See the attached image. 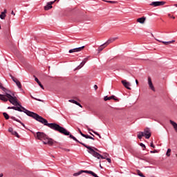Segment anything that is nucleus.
Instances as JSON below:
<instances>
[{"label":"nucleus","instance_id":"obj_1","mask_svg":"<svg viewBox=\"0 0 177 177\" xmlns=\"http://www.w3.org/2000/svg\"><path fill=\"white\" fill-rule=\"evenodd\" d=\"M12 104L13 106H8V110H15L16 111H19L20 113H25V114H26V115H28V117H32V118H34V120H36V121H38V122H41V124H44L46 127H48V128H50V129L56 131L57 132H59L62 135H68V131L64 129V127H61L57 123H48V120L44 118L42 116H40L36 113L28 111L26 108H24V106H21V104L19 103V102H17V103Z\"/></svg>","mask_w":177,"mask_h":177},{"label":"nucleus","instance_id":"obj_2","mask_svg":"<svg viewBox=\"0 0 177 177\" xmlns=\"http://www.w3.org/2000/svg\"><path fill=\"white\" fill-rule=\"evenodd\" d=\"M68 134L64 135V136H69V138L71 139H73V140H75V142H77V143H80V145L84 146V147H86V149H87L88 153H89V154H91V156H93V157L97 158V160H100V158L102 160H106L107 158V155H105L104 156H102L100 153H97V151H95V150H93V149H92V147H91V146H88L85 143H83V142H80V140H78L77 139V138H75L74 136H73L70 133V131H68Z\"/></svg>","mask_w":177,"mask_h":177},{"label":"nucleus","instance_id":"obj_3","mask_svg":"<svg viewBox=\"0 0 177 177\" xmlns=\"http://www.w3.org/2000/svg\"><path fill=\"white\" fill-rule=\"evenodd\" d=\"M3 92H5L6 96L7 98H8V101L11 104H15V103H17V97L15 96V93H12L10 90H8L6 88V90H3Z\"/></svg>","mask_w":177,"mask_h":177},{"label":"nucleus","instance_id":"obj_4","mask_svg":"<svg viewBox=\"0 0 177 177\" xmlns=\"http://www.w3.org/2000/svg\"><path fill=\"white\" fill-rule=\"evenodd\" d=\"M84 173V174H89L90 175H92V176L94 177H97V174H96L95 172L89 170H82L77 173H75L73 174L74 176H79V175H81V174Z\"/></svg>","mask_w":177,"mask_h":177},{"label":"nucleus","instance_id":"obj_5","mask_svg":"<svg viewBox=\"0 0 177 177\" xmlns=\"http://www.w3.org/2000/svg\"><path fill=\"white\" fill-rule=\"evenodd\" d=\"M36 139H38V140H44L46 138V134L44 132H37L35 135Z\"/></svg>","mask_w":177,"mask_h":177},{"label":"nucleus","instance_id":"obj_6","mask_svg":"<svg viewBox=\"0 0 177 177\" xmlns=\"http://www.w3.org/2000/svg\"><path fill=\"white\" fill-rule=\"evenodd\" d=\"M44 145H48V146H53L55 143V140L52 138H49L48 136L43 140Z\"/></svg>","mask_w":177,"mask_h":177},{"label":"nucleus","instance_id":"obj_7","mask_svg":"<svg viewBox=\"0 0 177 177\" xmlns=\"http://www.w3.org/2000/svg\"><path fill=\"white\" fill-rule=\"evenodd\" d=\"M165 5V1H153L150 3V6H154V8H157V6H163Z\"/></svg>","mask_w":177,"mask_h":177},{"label":"nucleus","instance_id":"obj_8","mask_svg":"<svg viewBox=\"0 0 177 177\" xmlns=\"http://www.w3.org/2000/svg\"><path fill=\"white\" fill-rule=\"evenodd\" d=\"M144 136L146 139H150V136H151V133L150 132V129L147 128L144 130Z\"/></svg>","mask_w":177,"mask_h":177},{"label":"nucleus","instance_id":"obj_9","mask_svg":"<svg viewBox=\"0 0 177 177\" xmlns=\"http://www.w3.org/2000/svg\"><path fill=\"white\" fill-rule=\"evenodd\" d=\"M11 79L12 80L13 82H15L19 89H21V83L17 79L15 78L12 75H10Z\"/></svg>","mask_w":177,"mask_h":177},{"label":"nucleus","instance_id":"obj_10","mask_svg":"<svg viewBox=\"0 0 177 177\" xmlns=\"http://www.w3.org/2000/svg\"><path fill=\"white\" fill-rule=\"evenodd\" d=\"M122 84L124 86V88L131 91V87H129L131 86V83L127 82V80H122Z\"/></svg>","mask_w":177,"mask_h":177},{"label":"nucleus","instance_id":"obj_11","mask_svg":"<svg viewBox=\"0 0 177 177\" xmlns=\"http://www.w3.org/2000/svg\"><path fill=\"white\" fill-rule=\"evenodd\" d=\"M89 56L84 58L83 59V61L81 62L80 65L77 66V68L80 69V68H82V67H84V66H85V63H86V62H88V60H89Z\"/></svg>","mask_w":177,"mask_h":177},{"label":"nucleus","instance_id":"obj_12","mask_svg":"<svg viewBox=\"0 0 177 177\" xmlns=\"http://www.w3.org/2000/svg\"><path fill=\"white\" fill-rule=\"evenodd\" d=\"M55 2H56V0H55L54 1L48 2L47 3V5L46 6H44V10H49V9H52V5H53V3H55Z\"/></svg>","mask_w":177,"mask_h":177},{"label":"nucleus","instance_id":"obj_13","mask_svg":"<svg viewBox=\"0 0 177 177\" xmlns=\"http://www.w3.org/2000/svg\"><path fill=\"white\" fill-rule=\"evenodd\" d=\"M115 39H118V37H111L104 43V45L107 46V45H109V44H111V42H114Z\"/></svg>","mask_w":177,"mask_h":177},{"label":"nucleus","instance_id":"obj_14","mask_svg":"<svg viewBox=\"0 0 177 177\" xmlns=\"http://www.w3.org/2000/svg\"><path fill=\"white\" fill-rule=\"evenodd\" d=\"M10 118H11V120H13L14 121H17V122H19V124H21L22 127H24V128H26V124H24V123L21 122V121H20V120L14 117V116H12Z\"/></svg>","mask_w":177,"mask_h":177},{"label":"nucleus","instance_id":"obj_15","mask_svg":"<svg viewBox=\"0 0 177 177\" xmlns=\"http://www.w3.org/2000/svg\"><path fill=\"white\" fill-rule=\"evenodd\" d=\"M69 102L71 103H73L74 104H76L77 106H79V107H81L82 109V105H81L80 102L75 101V100H69Z\"/></svg>","mask_w":177,"mask_h":177},{"label":"nucleus","instance_id":"obj_16","mask_svg":"<svg viewBox=\"0 0 177 177\" xmlns=\"http://www.w3.org/2000/svg\"><path fill=\"white\" fill-rule=\"evenodd\" d=\"M115 96H114V95H111V96H110V97H109V96H105L104 97V100L105 101V102H107V100H111V99H114L115 100Z\"/></svg>","mask_w":177,"mask_h":177},{"label":"nucleus","instance_id":"obj_17","mask_svg":"<svg viewBox=\"0 0 177 177\" xmlns=\"http://www.w3.org/2000/svg\"><path fill=\"white\" fill-rule=\"evenodd\" d=\"M0 100H2L3 102H8L9 98H7L5 95L0 94Z\"/></svg>","mask_w":177,"mask_h":177},{"label":"nucleus","instance_id":"obj_18","mask_svg":"<svg viewBox=\"0 0 177 177\" xmlns=\"http://www.w3.org/2000/svg\"><path fill=\"white\" fill-rule=\"evenodd\" d=\"M137 21L138 23H140V24H143V23H145V21H146V18L145 17H140V18H138L137 19Z\"/></svg>","mask_w":177,"mask_h":177},{"label":"nucleus","instance_id":"obj_19","mask_svg":"<svg viewBox=\"0 0 177 177\" xmlns=\"http://www.w3.org/2000/svg\"><path fill=\"white\" fill-rule=\"evenodd\" d=\"M170 124L172 125V127L174 128L175 131L177 132V123L170 120Z\"/></svg>","mask_w":177,"mask_h":177},{"label":"nucleus","instance_id":"obj_20","mask_svg":"<svg viewBox=\"0 0 177 177\" xmlns=\"http://www.w3.org/2000/svg\"><path fill=\"white\" fill-rule=\"evenodd\" d=\"M35 80L36 81V82L38 84V85L40 86L41 89H44V85H42V84L41 83V82H39V80H38V78L35 77Z\"/></svg>","mask_w":177,"mask_h":177},{"label":"nucleus","instance_id":"obj_21","mask_svg":"<svg viewBox=\"0 0 177 177\" xmlns=\"http://www.w3.org/2000/svg\"><path fill=\"white\" fill-rule=\"evenodd\" d=\"M142 136H145V133H143V131H140L138 133V139H142Z\"/></svg>","mask_w":177,"mask_h":177},{"label":"nucleus","instance_id":"obj_22","mask_svg":"<svg viewBox=\"0 0 177 177\" xmlns=\"http://www.w3.org/2000/svg\"><path fill=\"white\" fill-rule=\"evenodd\" d=\"M106 46V44H102L101 45L99 48H98V52H102V50H103V48H105Z\"/></svg>","mask_w":177,"mask_h":177},{"label":"nucleus","instance_id":"obj_23","mask_svg":"<svg viewBox=\"0 0 177 177\" xmlns=\"http://www.w3.org/2000/svg\"><path fill=\"white\" fill-rule=\"evenodd\" d=\"M5 17H6V14H5V12H1L0 15V19H1V20H5Z\"/></svg>","mask_w":177,"mask_h":177},{"label":"nucleus","instance_id":"obj_24","mask_svg":"<svg viewBox=\"0 0 177 177\" xmlns=\"http://www.w3.org/2000/svg\"><path fill=\"white\" fill-rule=\"evenodd\" d=\"M84 48H85V46L78 47L75 49L76 52H81L82 50V49H84Z\"/></svg>","mask_w":177,"mask_h":177},{"label":"nucleus","instance_id":"obj_25","mask_svg":"<svg viewBox=\"0 0 177 177\" xmlns=\"http://www.w3.org/2000/svg\"><path fill=\"white\" fill-rule=\"evenodd\" d=\"M3 115L4 118H6V120H9L10 116L6 112H3Z\"/></svg>","mask_w":177,"mask_h":177},{"label":"nucleus","instance_id":"obj_26","mask_svg":"<svg viewBox=\"0 0 177 177\" xmlns=\"http://www.w3.org/2000/svg\"><path fill=\"white\" fill-rule=\"evenodd\" d=\"M12 135H14L16 138H20V136H19V133L16 131H12Z\"/></svg>","mask_w":177,"mask_h":177},{"label":"nucleus","instance_id":"obj_27","mask_svg":"<svg viewBox=\"0 0 177 177\" xmlns=\"http://www.w3.org/2000/svg\"><path fill=\"white\" fill-rule=\"evenodd\" d=\"M137 174H138V176L146 177L145 175H143L142 173L140 172V170H137Z\"/></svg>","mask_w":177,"mask_h":177},{"label":"nucleus","instance_id":"obj_28","mask_svg":"<svg viewBox=\"0 0 177 177\" xmlns=\"http://www.w3.org/2000/svg\"><path fill=\"white\" fill-rule=\"evenodd\" d=\"M169 153H171V149H168L167 151L166 156H167V157H169V156H171Z\"/></svg>","mask_w":177,"mask_h":177},{"label":"nucleus","instance_id":"obj_29","mask_svg":"<svg viewBox=\"0 0 177 177\" xmlns=\"http://www.w3.org/2000/svg\"><path fill=\"white\" fill-rule=\"evenodd\" d=\"M150 89H151V91H155V88H154V86L153 85V83L151 84H149V85Z\"/></svg>","mask_w":177,"mask_h":177},{"label":"nucleus","instance_id":"obj_30","mask_svg":"<svg viewBox=\"0 0 177 177\" xmlns=\"http://www.w3.org/2000/svg\"><path fill=\"white\" fill-rule=\"evenodd\" d=\"M153 82H151V78L149 77L148 78V85H151Z\"/></svg>","mask_w":177,"mask_h":177},{"label":"nucleus","instance_id":"obj_31","mask_svg":"<svg viewBox=\"0 0 177 177\" xmlns=\"http://www.w3.org/2000/svg\"><path fill=\"white\" fill-rule=\"evenodd\" d=\"M140 146L143 149V150H145V149H146V145H145V144L143 143H140Z\"/></svg>","mask_w":177,"mask_h":177},{"label":"nucleus","instance_id":"obj_32","mask_svg":"<svg viewBox=\"0 0 177 177\" xmlns=\"http://www.w3.org/2000/svg\"><path fill=\"white\" fill-rule=\"evenodd\" d=\"M14 131H15V130H13V128L10 127V128L8 129V132H10V133H12Z\"/></svg>","mask_w":177,"mask_h":177},{"label":"nucleus","instance_id":"obj_33","mask_svg":"<svg viewBox=\"0 0 177 177\" xmlns=\"http://www.w3.org/2000/svg\"><path fill=\"white\" fill-rule=\"evenodd\" d=\"M74 52H77L75 48H73V49L69 50V53H74Z\"/></svg>","mask_w":177,"mask_h":177},{"label":"nucleus","instance_id":"obj_34","mask_svg":"<svg viewBox=\"0 0 177 177\" xmlns=\"http://www.w3.org/2000/svg\"><path fill=\"white\" fill-rule=\"evenodd\" d=\"M89 136L88 135H86V134H82V137L83 138H85L86 139H89Z\"/></svg>","mask_w":177,"mask_h":177},{"label":"nucleus","instance_id":"obj_35","mask_svg":"<svg viewBox=\"0 0 177 177\" xmlns=\"http://www.w3.org/2000/svg\"><path fill=\"white\" fill-rule=\"evenodd\" d=\"M162 44H164L165 45H168V44H172V41H162Z\"/></svg>","mask_w":177,"mask_h":177},{"label":"nucleus","instance_id":"obj_36","mask_svg":"<svg viewBox=\"0 0 177 177\" xmlns=\"http://www.w3.org/2000/svg\"><path fill=\"white\" fill-rule=\"evenodd\" d=\"M0 89H2V91H6V88L2 86V83H0Z\"/></svg>","mask_w":177,"mask_h":177},{"label":"nucleus","instance_id":"obj_37","mask_svg":"<svg viewBox=\"0 0 177 177\" xmlns=\"http://www.w3.org/2000/svg\"><path fill=\"white\" fill-rule=\"evenodd\" d=\"M31 97H32V99H34L35 100H37L38 102H42V100H39V99L35 98V97H32V96H31Z\"/></svg>","mask_w":177,"mask_h":177},{"label":"nucleus","instance_id":"obj_38","mask_svg":"<svg viewBox=\"0 0 177 177\" xmlns=\"http://www.w3.org/2000/svg\"><path fill=\"white\" fill-rule=\"evenodd\" d=\"M91 147L93 149V150H94V151H99V149H97V148H95L94 147Z\"/></svg>","mask_w":177,"mask_h":177},{"label":"nucleus","instance_id":"obj_39","mask_svg":"<svg viewBox=\"0 0 177 177\" xmlns=\"http://www.w3.org/2000/svg\"><path fill=\"white\" fill-rule=\"evenodd\" d=\"M106 2H108V3H115V1H106Z\"/></svg>","mask_w":177,"mask_h":177},{"label":"nucleus","instance_id":"obj_40","mask_svg":"<svg viewBox=\"0 0 177 177\" xmlns=\"http://www.w3.org/2000/svg\"><path fill=\"white\" fill-rule=\"evenodd\" d=\"M93 133H95V135H97V136H100L99 133H97V131H93Z\"/></svg>","mask_w":177,"mask_h":177},{"label":"nucleus","instance_id":"obj_41","mask_svg":"<svg viewBox=\"0 0 177 177\" xmlns=\"http://www.w3.org/2000/svg\"><path fill=\"white\" fill-rule=\"evenodd\" d=\"M106 161H108V162H111V159L110 158H106Z\"/></svg>","mask_w":177,"mask_h":177},{"label":"nucleus","instance_id":"obj_42","mask_svg":"<svg viewBox=\"0 0 177 177\" xmlns=\"http://www.w3.org/2000/svg\"><path fill=\"white\" fill-rule=\"evenodd\" d=\"M151 147H153V149L156 148V146H154V144H153V142L151 143Z\"/></svg>","mask_w":177,"mask_h":177},{"label":"nucleus","instance_id":"obj_43","mask_svg":"<svg viewBox=\"0 0 177 177\" xmlns=\"http://www.w3.org/2000/svg\"><path fill=\"white\" fill-rule=\"evenodd\" d=\"M150 153H152V154L154 153H157V150L155 149L153 151H151Z\"/></svg>","mask_w":177,"mask_h":177},{"label":"nucleus","instance_id":"obj_44","mask_svg":"<svg viewBox=\"0 0 177 177\" xmlns=\"http://www.w3.org/2000/svg\"><path fill=\"white\" fill-rule=\"evenodd\" d=\"M88 139H91L92 140H95V138L91 136H89Z\"/></svg>","mask_w":177,"mask_h":177},{"label":"nucleus","instance_id":"obj_45","mask_svg":"<svg viewBox=\"0 0 177 177\" xmlns=\"http://www.w3.org/2000/svg\"><path fill=\"white\" fill-rule=\"evenodd\" d=\"M94 89H95V91H96L97 89V85H96V84L94 85Z\"/></svg>","mask_w":177,"mask_h":177},{"label":"nucleus","instance_id":"obj_46","mask_svg":"<svg viewBox=\"0 0 177 177\" xmlns=\"http://www.w3.org/2000/svg\"><path fill=\"white\" fill-rule=\"evenodd\" d=\"M88 131H91V132H93V129H90V128H88Z\"/></svg>","mask_w":177,"mask_h":177},{"label":"nucleus","instance_id":"obj_47","mask_svg":"<svg viewBox=\"0 0 177 177\" xmlns=\"http://www.w3.org/2000/svg\"><path fill=\"white\" fill-rule=\"evenodd\" d=\"M80 135L82 136V135H84V133H83V132L82 131H81V130H80Z\"/></svg>","mask_w":177,"mask_h":177},{"label":"nucleus","instance_id":"obj_48","mask_svg":"<svg viewBox=\"0 0 177 177\" xmlns=\"http://www.w3.org/2000/svg\"><path fill=\"white\" fill-rule=\"evenodd\" d=\"M2 13H4V15H6V10H4V11L2 12Z\"/></svg>","mask_w":177,"mask_h":177},{"label":"nucleus","instance_id":"obj_49","mask_svg":"<svg viewBox=\"0 0 177 177\" xmlns=\"http://www.w3.org/2000/svg\"><path fill=\"white\" fill-rule=\"evenodd\" d=\"M65 151H70V149H65Z\"/></svg>","mask_w":177,"mask_h":177},{"label":"nucleus","instance_id":"obj_50","mask_svg":"<svg viewBox=\"0 0 177 177\" xmlns=\"http://www.w3.org/2000/svg\"><path fill=\"white\" fill-rule=\"evenodd\" d=\"M11 15H13L15 16V12L12 11Z\"/></svg>","mask_w":177,"mask_h":177},{"label":"nucleus","instance_id":"obj_51","mask_svg":"<svg viewBox=\"0 0 177 177\" xmlns=\"http://www.w3.org/2000/svg\"><path fill=\"white\" fill-rule=\"evenodd\" d=\"M138 82H138V80H136V83L137 85H138Z\"/></svg>","mask_w":177,"mask_h":177},{"label":"nucleus","instance_id":"obj_52","mask_svg":"<svg viewBox=\"0 0 177 177\" xmlns=\"http://www.w3.org/2000/svg\"><path fill=\"white\" fill-rule=\"evenodd\" d=\"M100 167L101 169H103V167H102L101 164H100Z\"/></svg>","mask_w":177,"mask_h":177},{"label":"nucleus","instance_id":"obj_53","mask_svg":"<svg viewBox=\"0 0 177 177\" xmlns=\"http://www.w3.org/2000/svg\"><path fill=\"white\" fill-rule=\"evenodd\" d=\"M3 174H0V177H3Z\"/></svg>","mask_w":177,"mask_h":177},{"label":"nucleus","instance_id":"obj_54","mask_svg":"<svg viewBox=\"0 0 177 177\" xmlns=\"http://www.w3.org/2000/svg\"><path fill=\"white\" fill-rule=\"evenodd\" d=\"M90 135H92V136H95L92 133H89Z\"/></svg>","mask_w":177,"mask_h":177},{"label":"nucleus","instance_id":"obj_55","mask_svg":"<svg viewBox=\"0 0 177 177\" xmlns=\"http://www.w3.org/2000/svg\"><path fill=\"white\" fill-rule=\"evenodd\" d=\"M171 19H175V17H174V16H173V17H171Z\"/></svg>","mask_w":177,"mask_h":177},{"label":"nucleus","instance_id":"obj_56","mask_svg":"<svg viewBox=\"0 0 177 177\" xmlns=\"http://www.w3.org/2000/svg\"><path fill=\"white\" fill-rule=\"evenodd\" d=\"M99 136L100 138H102V136H100H100Z\"/></svg>","mask_w":177,"mask_h":177},{"label":"nucleus","instance_id":"obj_57","mask_svg":"<svg viewBox=\"0 0 177 177\" xmlns=\"http://www.w3.org/2000/svg\"><path fill=\"white\" fill-rule=\"evenodd\" d=\"M174 6H176V8H177V4H175Z\"/></svg>","mask_w":177,"mask_h":177}]
</instances>
